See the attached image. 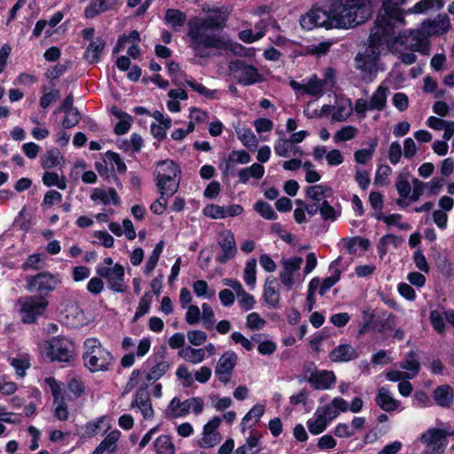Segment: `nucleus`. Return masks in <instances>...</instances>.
<instances>
[{"label": "nucleus", "instance_id": "f257e3e1", "mask_svg": "<svg viewBox=\"0 0 454 454\" xmlns=\"http://www.w3.org/2000/svg\"><path fill=\"white\" fill-rule=\"evenodd\" d=\"M384 23L383 18H380L372 29L369 42V46L364 52H359L355 58L356 68L360 70L361 78L366 82L373 81L377 74V60L380 54V47L387 46L388 49H393L396 43L400 42L404 43V39L407 40L405 35H397L396 37L391 36L390 34H386L387 27L382 26Z\"/></svg>", "mask_w": 454, "mask_h": 454}, {"label": "nucleus", "instance_id": "f03ea898", "mask_svg": "<svg viewBox=\"0 0 454 454\" xmlns=\"http://www.w3.org/2000/svg\"><path fill=\"white\" fill-rule=\"evenodd\" d=\"M335 28H351L372 15L371 0H333L331 3Z\"/></svg>", "mask_w": 454, "mask_h": 454}, {"label": "nucleus", "instance_id": "7ed1b4c3", "mask_svg": "<svg viewBox=\"0 0 454 454\" xmlns=\"http://www.w3.org/2000/svg\"><path fill=\"white\" fill-rule=\"evenodd\" d=\"M83 348V364L90 372H107L112 369L115 359L98 339L87 338Z\"/></svg>", "mask_w": 454, "mask_h": 454}, {"label": "nucleus", "instance_id": "20e7f679", "mask_svg": "<svg viewBox=\"0 0 454 454\" xmlns=\"http://www.w3.org/2000/svg\"><path fill=\"white\" fill-rule=\"evenodd\" d=\"M180 172L178 165L171 160H161L157 164L154 176L156 186L162 198L171 197L176 192Z\"/></svg>", "mask_w": 454, "mask_h": 454}, {"label": "nucleus", "instance_id": "39448f33", "mask_svg": "<svg viewBox=\"0 0 454 454\" xmlns=\"http://www.w3.org/2000/svg\"><path fill=\"white\" fill-rule=\"evenodd\" d=\"M404 4L405 0H383L382 10L379 12L374 26H377L379 20L383 18L384 24L382 23V26L387 27L386 34L396 37L397 26L404 24L403 12L400 9V6Z\"/></svg>", "mask_w": 454, "mask_h": 454}, {"label": "nucleus", "instance_id": "423d86ee", "mask_svg": "<svg viewBox=\"0 0 454 454\" xmlns=\"http://www.w3.org/2000/svg\"><path fill=\"white\" fill-rule=\"evenodd\" d=\"M20 315L24 324H34L44 314L49 301L43 295L26 296L19 300Z\"/></svg>", "mask_w": 454, "mask_h": 454}, {"label": "nucleus", "instance_id": "0eeeda50", "mask_svg": "<svg viewBox=\"0 0 454 454\" xmlns=\"http://www.w3.org/2000/svg\"><path fill=\"white\" fill-rule=\"evenodd\" d=\"M388 93L389 89L387 86L380 85L370 97L369 100L357 98L355 101L354 111L361 119L365 118L368 111H383L387 106Z\"/></svg>", "mask_w": 454, "mask_h": 454}, {"label": "nucleus", "instance_id": "6e6552de", "mask_svg": "<svg viewBox=\"0 0 454 454\" xmlns=\"http://www.w3.org/2000/svg\"><path fill=\"white\" fill-rule=\"evenodd\" d=\"M47 355L52 362L70 363L75 356V345L71 339L53 337L49 342Z\"/></svg>", "mask_w": 454, "mask_h": 454}, {"label": "nucleus", "instance_id": "1a4fd4ad", "mask_svg": "<svg viewBox=\"0 0 454 454\" xmlns=\"http://www.w3.org/2000/svg\"><path fill=\"white\" fill-rule=\"evenodd\" d=\"M405 35L407 40L404 39V43L400 42L396 43L395 46L391 51H396L400 52L401 61L405 65H411L416 62L417 56L415 51H420L421 47V33L419 31H411L408 35L405 32L396 31L395 35Z\"/></svg>", "mask_w": 454, "mask_h": 454}, {"label": "nucleus", "instance_id": "9d476101", "mask_svg": "<svg viewBox=\"0 0 454 454\" xmlns=\"http://www.w3.org/2000/svg\"><path fill=\"white\" fill-rule=\"evenodd\" d=\"M332 23H333V17L331 6L328 10L314 7L300 19L301 27L306 30H311L316 27L326 29L335 28Z\"/></svg>", "mask_w": 454, "mask_h": 454}, {"label": "nucleus", "instance_id": "9b49d317", "mask_svg": "<svg viewBox=\"0 0 454 454\" xmlns=\"http://www.w3.org/2000/svg\"><path fill=\"white\" fill-rule=\"evenodd\" d=\"M60 283L58 276L48 271L39 272L30 277L27 280V289L30 292L36 291L38 295L46 296L54 291Z\"/></svg>", "mask_w": 454, "mask_h": 454}, {"label": "nucleus", "instance_id": "f8f14e48", "mask_svg": "<svg viewBox=\"0 0 454 454\" xmlns=\"http://www.w3.org/2000/svg\"><path fill=\"white\" fill-rule=\"evenodd\" d=\"M49 385L51 395L53 396V403L56 405L54 409V416L60 421L68 419L69 411L66 403V390L62 387V383L53 377L45 380Z\"/></svg>", "mask_w": 454, "mask_h": 454}, {"label": "nucleus", "instance_id": "ddd939ff", "mask_svg": "<svg viewBox=\"0 0 454 454\" xmlns=\"http://www.w3.org/2000/svg\"><path fill=\"white\" fill-rule=\"evenodd\" d=\"M306 195L312 202L305 207V210L309 215H314L320 209V206L333 197V190L325 184H316L307 187Z\"/></svg>", "mask_w": 454, "mask_h": 454}, {"label": "nucleus", "instance_id": "4468645a", "mask_svg": "<svg viewBox=\"0 0 454 454\" xmlns=\"http://www.w3.org/2000/svg\"><path fill=\"white\" fill-rule=\"evenodd\" d=\"M230 70L235 74L239 83L247 86L262 81V74L257 68L247 65L243 60L237 59L230 63Z\"/></svg>", "mask_w": 454, "mask_h": 454}, {"label": "nucleus", "instance_id": "2eb2a0df", "mask_svg": "<svg viewBox=\"0 0 454 454\" xmlns=\"http://www.w3.org/2000/svg\"><path fill=\"white\" fill-rule=\"evenodd\" d=\"M192 411L199 414V397L189 398L181 402L178 397H174L168 403L166 410V417L168 419L184 417Z\"/></svg>", "mask_w": 454, "mask_h": 454}, {"label": "nucleus", "instance_id": "dca6fc26", "mask_svg": "<svg viewBox=\"0 0 454 454\" xmlns=\"http://www.w3.org/2000/svg\"><path fill=\"white\" fill-rule=\"evenodd\" d=\"M237 360L238 356L234 352L227 351L221 356L215 370V376L220 382L227 384L230 381Z\"/></svg>", "mask_w": 454, "mask_h": 454}, {"label": "nucleus", "instance_id": "f3484780", "mask_svg": "<svg viewBox=\"0 0 454 454\" xmlns=\"http://www.w3.org/2000/svg\"><path fill=\"white\" fill-rule=\"evenodd\" d=\"M217 243L222 248L223 254L216 260L220 263H225L234 258L237 254V247L234 234L230 230H224L218 234Z\"/></svg>", "mask_w": 454, "mask_h": 454}, {"label": "nucleus", "instance_id": "a211bd4d", "mask_svg": "<svg viewBox=\"0 0 454 454\" xmlns=\"http://www.w3.org/2000/svg\"><path fill=\"white\" fill-rule=\"evenodd\" d=\"M301 263L302 258L298 256L281 261L283 270L279 272V278L287 290L293 288L294 284V276L300 270Z\"/></svg>", "mask_w": 454, "mask_h": 454}, {"label": "nucleus", "instance_id": "6ab92c4d", "mask_svg": "<svg viewBox=\"0 0 454 454\" xmlns=\"http://www.w3.org/2000/svg\"><path fill=\"white\" fill-rule=\"evenodd\" d=\"M375 403L386 412H395L403 410L402 403L395 398L393 393L385 387L378 388Z\"/></svg>", "mask_w": 454, "mask_h": 454}, {"label": "nucleus", "instance_id": "aec40b11", "mask_svg": "<svg viewBox=\"0 0 454 454\" xmlns=\"http://www.w3.org/2000/svg\"><path fill=\"white\" fill-rule=\"evenodd\" d=\"M279 137L274 142L275 153L282 158L301 157L303 151L292 141L285 137V133L279 131Z\"/></svg>", "mask_w": 454, "mask_h": 454}, {"label": "nucleus", "instance_id": "412c9836", "mask_svg": "<svg viewBox=\"0 0 454 454\" xmlns=\"http://www.w3.org/2000/svg\"><path fill=\"white\" fill-rule=\"evenodd\" d=\"M228 44L215 34L200 33V58L215 55L218 50H225Z\"/></svg>", "mask_w": 454, "mask_h": 454}, {"label": "nucleus", "instance_id": "4be33fe9", "mask_svg": "<svg viewBox=\"0 0 454 454\" xmlns=\"http://www.w3.org/2000/svg\"><path fill=\"white\" fill-rule=\"evenodd\" d=\"M448 432L443 429L431 427L420 435V442L427 447H439L445 450L447 447Z\"/></svg>", "mask_w": 454, "mask_h": 454}, {"label": "nucleus", "instance_id": "5701e85b", "mask_svg": "<svg viewBox=\"0 0 454 454\" xmlns=\"http://www.w3.org/2000/svg\"><path fill=\"white\" fill-rule=\"evenodd\" d=\"M119 0H91L84 9V17L91 20L97 16L117 9Z\"/></svg>", "mask_w": 454, "mask_h": 454}, {"label": "nucleus", "instance_id": "b1692460", "mask_svg": "<svg viewBox=\"0 0 454 454\" xmlns=\"http://www.w3.org/2000/svg\"><path fill=\"white\" fill-rule=\"evenodd\" d=\"M307 380L315 389L325 390L332 387L336 377L331 371H315L310 373Z\"/></svg>", "mask_w": 454, "mask_h": 454}, {"label": "nucleus", "instance_id": "393cba45", "mask_svg": "<svg viewBox=\"0 0 454 454\" xmlns=\"http://www.w3.org/2000/svg\"><path fill=\"white\" fill-rule=\"evenodd\" d=\"M450 28V19L447 15H439L434 20H427L422 24V29L427 35H440Z\"/></svg>", "mask_w": 454, "mask_h": 454}, {"label": "nucleus", "instance_id": "a878e982", "mask_svg": "<svg viewBox=\"0 0 454 454\" xmlns=\"http://www.w3.org/2000/svg\"><path fill=\"white\" fill-rule=\"evenodd\" d=\"M204 12V16L200 17V28L202 27L207 28H221L227 20V14L219 9H212Z\"/></svg>", "mask_w": 454, "mask_h": 454}, {"label": "nucleus", "instance_id": "bb28decb", "mask_svg": "<svg viewBox=\"0 0 454 454\" xmlns=\"http://www.w3.org/2000/svg\"><path fill=\"white\" fill-rule=\"evenodd\" d=\"M358 356L359 352L349 344H340L333 348L329 354L331 361L340 363H347L355 360Z\"/></svg>", "mask_w": 454, "mask_h": 454}, {"label": "nucleus", "instance_id": "cd10ccee", "mask_svg": "<svg viewBox=\"0 0 454 454\" xmlns=\"http://www.w3.org/2000/svg\"><path fill=\"white\" fill-rule=\"evenodd\" d=\"M263 299L271 309L280 308V294L276 288V280L272 277H268L263 287Z\"/></svg>", "mask_w": 454, "mask_h": 454}, {"label": "nucleus", "instance_id": "c85d7f7f", "mask_svg": "<svg viewBox=\"0 0 454 454\" xmlns=\"http://www.w3.org/2000/svg\"><path fill=\"white\" fill-rule=\"evenodd\" d=\"M105 47L106 41L102 37L95 38L94 42H90L87 46L83 53V59L90 64L98 63Z\"/></svg>", "mask_w": 454, "mask_h": 454}, {"label": "nucleus", "instance_id": "c756f323", "mask_svg": "<svg viewBox=\"0 0 454 454\" xmlns=\"http://www.w3.org/2000/svg\"><path fill=\"white\" fill-rule=\"evenodd\" d=\"M354 107L350 99H340L333 106L332 121L342 122L351 115Z\"/></svg>", "mask_w": 454, "mask_h": 454}, {"label": "nucleus", "instance_id": "7c9ffc66", "mask_svg": "<svg viewBox=\"0 0 454 454\" xmlns=\"http://www.w3.org/2000/svg\"><path fill=\"white\" fill-rule=\"evenodd\" d=\"M265 411L263 404L257 403L254 405L250 411L243 417L240 423V429L245 432L247 429L251 428L255 423H257L262 417Z\"/></svg>", "mask_w": 454, "mask_h": 454}, {"label": "nucleus", "instance_id": "2f4dec72", "mask_svg": "<svg viewBox=\"0 0 454 454\" xmlns=\"http://www.w3.org/2000/svg\"><path fill=\"white\" fill-rule=\"evenodd\" d=\"M453 389L449 385H442L437 387L434 391V399L437 405L449 408L453 403Z\"/></svg>", "mask_w": 454, "mask_h": 454}, {"label": "nucleus", "instance_id": "473e14b6", "mask_svg": "<svg viewBox=\"0 0 454 454\" xmlns=\"http://www.w3.org/2000/svg\"><path fill=\"white\" fill-rule=\"evenodd\" d=\"M339 262L340 260L337 259L331 263L330 270L333 271V274L323 279L318 290L321 296L325 295V293L340 280V270L337 267Z\"/></svg>", "mask_w": 454, "mask_h": 454}, {"label": "nucleus", "instance_id": "72a5a7b5", "mask_svg": "<svg viewBox=\"0 0 454 454\" xmlns=\"http://www.w3.org/2000/svg\"><path fill=\"white\" fill-rule=\"evenodd\" d=\"M400 368L406 371L404 372L407 374L406 378L409 380L418 375L420 370V364L413 351L409 352L407 357L400 363Z\"/></svg>", "mask_w": 454, "mask_h": 454}, {"label": "nucleus", "instance_id": "f704fd0d", "mask_svg": "<svg viewBox=\"0 0 454 454\" xmlns=\"http://www.w3.org/2000/svg\"><path fill=\"white\" fill-rule=\"evenodd\" d=\"M326 82L313 75L304 82V94L319 98L323 95Z\"/></svg>", "mask_w": 454, "mask_h": 454}, {"label": "nucleus", "instance_id": "c9c22d12", "mask_svg": "<svg viewBox=\"0 0 454 454\" xmlns=\"http://www.w3.org/2000/svg\"><path fill=\"white\" fill-rule=\"evenodd\" d=\"M90 198L92 200H101L104 205H108L111 201L115 206L121 203L118 193L113 187H110L107 192L99 189H95Z\"/></svg>", "mask_w": 454, "mask_h": 454}, {"label": "nucleus", "instance_id": "e433bc0d", "mask_svg": "<svg viewBox=\"0 0 454 454\" xmlns=\"http://www.w3.org/2000/svg\"><path fill=\"white\" fill-rule=\"evenodd\" d=\"M63 160V156L61 155L60 151L53 147L46 152L41 158V165L43 169H51L58 165H59L60 161Z\"/></svg>", "mask_w": 454, "mask_h": 454}, {"label": "nucleus", "instance_id": "4c0bfd02", "mask_svg": "<svg viewBox=\"0 0 454 454\" xmlns=\"http://www.w3.org/2000/svg\"><path fill=\"white\" fill-rule=\"evenodd\" d=\"M187 35L191 41V46L194 52V57H199V16H194L188 20Z\"/></svg>", "mask_w": 454, "mask_h": 454}, {"label": "nucleus", "instance_id": "58836bf2", "mask_svg": "<svg viewBox=\"0 0 454 454\" xmlns=\"http://www.w3.org/2000/svg\"><path fill=\"white\" fill-rule=\"evenodd\" d=\"M164 21L174 29L183 27L186 21V15L178 9L168 8L165 12Z\"/></svg>", "mask_w": 454, "mask_h": 454}, {"label": "nucleus", "instance_id": "ea45409f", "mask_svg": "<svg viewBox=\"0 0 454 454\" xmlns=\"http://www.w3.org/2000/svg\"><path fill=\"white\" fill-rule=\"evenodd\" d=\"M324 416L317 410L314 418L307 421L309 431L312 434H319L325 430L329 421Z\"/></svg>", "mask_w": 454, "mask_h": 454}, {"label": "nucleus", "instance_id": "a19ab883", "mask_svg": "<svg viewBox=\"0 0 454 454\" xmlns=\"http://www.w3.org/2000/svg\"><path fill=\"white\" fill-rule=\"evenodd\" d=\"M443 7L442 0H420L412 8L408 10L409 13H425L429 10H440Z\"/></svg>", "mask_w": 454, "mask_h": 454}, {"label": "nucleus", "instance_id": "79ce46f5", "mask_svg": "<svg viewBox=\"0 0 454 454\" xmlns=\"http://www.w3.org/2000/svg\"><path fill=\"white\" fill-rule=\"evenodd\" d=\"M154 447L158 454H175V446L169 435L161 434L157 437Z\"/></svg>", "mask_w": 454, "mask_h": 454}, {"label": "nucleus", "instance_id": "37998d69", "mask_svg": "<svg viewBox=\"0 0 454 454\" xmlns=\"http://www.w3.org/2000/svg\"><path fill=\"white\" fill-rule=\"evenodd\" d=\"M164 247V242L161 240L156 246L154 247L151 255L149 256L145 268H144V273L145 275H149L152 273V271L155 269L159 258L163 251Z\"/></svg>", "mask_w": 454, "mask_h": 454}, {"label": "nucleus", "instance_id": "c03bdc74", "mask_svg": "<svg viewBox=\"0 0 454 454\" xmlns=\"http://www.w3.org/2000/svg\"><path fill=\"white\" fill-rule=\"evenodd\" d=\"M395 188L399 196L403 199H407L411 192V187L409 182V173H400L396 178Z\"/></svg>", "mask_w": 454, "mask_h": 454}, {"label": "nucleus", "instance_id": "a18cd8bd", "mask_svg": "<svg viewBox=\"0 0 454 454\" xmlns=\"http://www.w3.org/2000/svg\"><path fill=\"white\" fill-rule=\"evenodd\" d=\"M377 219L384 222L388 226H396L400 230L408 231L411 225L407 223H402V215L400 214L379 215Z\"/></svg>", "mask_w": 454, "mask_h": 454}, {"label": "nucleus", "instance_id": "49530a36", "mask_svg": "<svg viewBox=\"0 0 454 454\" xmlns=\"http://www.w3.org/2000/svg\"><path fill=\"white\" fill-rule=\"evenodd\" d=\"M244 281L250 288H254L256 283V260L251 259L246 262L244 269Z\"/></svg>", "mask_w": 454, "mask_h": 454}, {"label": "nucleus", "instance_id": "de8ad7c7", "mask_svg": "<svg viewBox=\"0 0 454 454\" xmlns=\"http://www.w3.org/2000/svg\"><path fill=\"white\" fill-rule=\"evenodd\" d=\"M358 133V129L355 126L347 125L342 127L333 135L335 143L346 142L353 139Z\"/></svg>", "mask_w": 454, "mask_h": 454}, {"label": "nucleus", "instance_id": "09e8293b", "mask_svg": "<svg viewBox=\"0 0 454 454\" xmlns=\"http://www.w3.org/2000/svg\"><path fill=\"white\" fill-rule=\"evenodd\" d=\"M169 369V364L167 361H160L153 366L149 372L145 375L147 381L158 380Z\"/></svg>", "mask_w": 454, "mask_h": 454}, {"label": "nucleus", "instance_id": "8fccbe9b", "mask_svg": "<svg viewBox=\"0 0 454 454\" xmlns=\"http://www.w3.org/2000/svg\"><path fill=\"white\" fill-rule=\"evenodd\" d=\"M442 315L443 313H441L436 309L431 310L429 313L430 324L433 329L440 334L443 333L446 330V325Z\"/></svg>", "mask_w": 454, "mask_h": 454}, {"label": "nucleus", "instance_id": "3c124183", "mask_svg": "<svg viewBox=\"0 0 454 454\" xmlns=\"http://www.w3.org/2000/svg\"><path fill=\"white\" fill-rule=\"evenodd\" d=\"M67 67L65 64H57L45 72V77L50 80L51 88L56 86V80L61 77L67 71Z\"/></svg>", "mask_w": 454, "mask_h": 454}, {"label": "nucleus", "instance_id": "603ef678", "mask_svg": "<svg viewBox=\"0 0 454 454\" xmlns=\"http://www.w3.org/2000/svg\"><path fill=\"white\" fill-rule=\"evenodd\" d=\"M152 304V295L149 292H146L144 296L140 299L135 315L132 321L136 322L139 317L148 313Z\"/></svg>", "mask_w": 454, "mask_h": 454}, {"label": "nucleus", "instance_id": "864d4df0", "mask_svg": "<svg viewBox=\"0 0 454 454\" xmlns=\"http://www.w3.org/2000/svg\"><path fill=\"white\" fill-rule=\"evenodd\" d=\"M105 157L112 164V168H114V165L116 166L118 173L123 174L127 171V166L119 153L108 150L106 152Z\"/></svg>", "mask_w": 454, "mask_h": 454}, {"label": "nucleus", "instance_id": "5fc2aeb1", "mask_svg": "<svg viewBox=\"0 0 454 454\" xmlns=\"http://www.w3.org/2000/svg\"><path fill=\"white\" fill-rule=\"evenodd\" d=\"M254 209L264 219L275 220L278 217V215L273 210L272 207L265 201L260 200L256 202L254 205Z\"/></svg>", "mask_w": 454, "mask_h": 454}, {"label": "nucleus", "instance_id": "6e6d98bb", "mask_svg": "<svg viewBox=\"0 0 454 454\" xmlns=\"http://www.w3.org/2000/svg\"><path fill=\"white\" fill-rule=\"evenodd\" d=\"M369 240L366 239H363L361 237L352 238L345 243V247L350 254L356 253L358 248L366 250L369 247Z\"/></svg>", "mask_w": 454, "mask_h": 454}, {"label": "nucleus", "instance_id": "4d7b16f0", "mask_svg": "<svg viewBox=\"0 0 454 454\" xmlns=\"http://www.w3.org/2000/svg\"><path fill=\"white\" fill-rule=\"evenodd\" d=\"M392 173V169L387 165H380L379 166L375 177H374V184L379 186H385L387 185L388 182V176Z\"/></svg>", "mask_w": 454, "mask_h": 454}, {"label": "nucleus", "instance_id": "13d9d810", "mask_svg": "<svg viewBox=\"0 0 454 454\" xmlns=\"http://www.w3.org/2000/svg\"><path fill=\"white\" fill-rule=\"evenodd\" d=\"M203 215L211 219H224L223 206L207 204L203 208Z\"/></svg>", "mask_w": 454, "mask_h": 454}, {"label": "nucleus", "instance_id": "bf43d9fd", "mask_svg": "<svg viewBox=\"0 0 454 454\" xmlns=\"http://www.w3.org/2000/svg\"><path fill=\"white\" fill-rule=\"evenodd\" d=\"M265 325L266 321L257 312L247 316L246 325L251 330H262Z\"/></svg>", "mask_w": 454, "mask_h": 454}, {"label": "nucleus", "instance_id": "052dcab7", "mask_svg": "<svg viewBox=\"0 0 454 454\" xmlns=\"http://www.w3.org/2000/svg\"><path fill=\"white\" fill-rule=\"evenodd\" d=\"M238 301L240 309L244 311H247L252 309L255 305L254 297L243 290L241 293L238 294Z\"/></svg>", "mask_w": 454, "mask_h": 454}, {"label": "nucleus", "instance_id": "680f3d73", "mask_svg": "<svg viewBox=\"0 0 454 454\" xmlns=\"http://www.w3.org/2000/svg\"><path fill=\"white\" fill-rule=\"evenodd\" d=\"M376 146L377 142L374 141L371 145L370 148L356 151L354 154L355 160L359 164H365L369 160L372 159V156L373 155Z\"/></svg>", "mask_w": 454, "mask_h": 454}, {"label": "nucleus", "instance_id": "e2e57ef3", "mask_svg": "<svg viewBox=\"0 0 454 454\" xmlns=\"http://www.w3.org/2000/svg\"><path fill=\"white\" fill-rule=\"evenodd\" d=\"M65 117L62 121V126L64 129H71L76 126L82 119L81 113L77 108H74L68 112V114H65Z\"/></svg>", "mask_w": 454, "mask_h": 454}, {"label": "nucleus", "instance_id": "0e129e2a", "mask_svg": "<svg viewBox=\"0 0 454 454\" xmlns=\"http://www.w3.org/2000/svg\"><path fill=\"white\" fill-rule=\"evenodd\" d=\"M150 400H151L150 395L147 391V385L145 384L144 386H141L137 388V390L135 394L134 400L132 401L130 406H131V408L137 407L138 405H140L142 403H146Z\"/></svg>", "mask_w": 454, "mask_h": 454}, {"label": "nucleus", "instance_id": "69168bd1", "mask_svg": "<svg viewBox=\"0 0 454 454\" xmlns=\"http://www.w3.org/2000/svg\"><path fill=\"white\" fill-rule=\"evenodd\" d=\"M318 212L320 213L321 217L325 221H335L339 215L337 210L329 203L328 200L320 206Z\"/></svg>", "mask_w": 454, "mask_h": 454}, {"label": "nucleus", "instance_id": "338daca9", "mask_svg": "<svg viewBox=\"0 0 454 454\" xmlns=\"http://www.w3.org/2000/svg\"><path fill=\"white\" fill-rule=\"evenodd\" d=\"M238 136L243 145L248 149L255 148L258 145L256 137L250 129H246L243 133L238 132Z\"/></svg>", "mask_w": 454, "mask_h": 454}, {"label": "nucleus", "instance_id": "774afa93", "mask_svg": "<svg viewBox=\"0 0 454 454\" xmlns=\"http://www.w3.org/2000/svg\"><path fill=\"white\" fill-rule=\"evenodd\" d=\"M200 317L203 319L204 326L207 329L213 328L215 319L212 308L207 303L202 304V314Z\"/></svg>", "mask_w": 454, "mask_h": 454}]
</instances>
